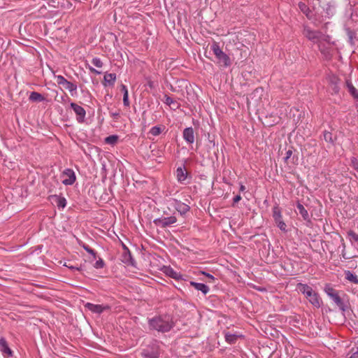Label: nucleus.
<instances>
[{
    "label": "nucleus",
    "instance_id": "obj_1",
    "mask_svg": "<svg viewBox=\"0 0 358 358\" xmlns=\"http://www.w3.org/2000/svg\"><path fill=\"white\" fill-rule=\"evenodd\" d=\"M149 326L151 329L160 332H168L173 327L172 318L169 315L155 317L149 320Z\"/></svg>",
    "mask_w": 358,
    "mask_h": 358
},
{
    "label": "nucleus",
    "instance_id": "obj_2",
    "mask_svg": "<svg viewBox=\"0 0 358 358\" xmlns=\"http://www.w3.org/2000/svg\"><path fill=\"white\" fill-rule=\"evenodd\" d=\"M296 290L303 294L315 308H319L322 306V299L319 294L314 291L310 286L300 282L296 285Z\"/></svg>",
    "mask_w": 358,
    "mask_h": 358
},
{
    "label": "nucleus",
    "instance_id": "obj_3",
    "mask_svg": "<svg viewBox=\"0 0 358 358\" xmlns=\"http://www.w3.org/2000/svg\"><path fill=\"white\" fill-rule=\"evenodd\" d=\"M210 48L221 66L227 68L231 64L230 57L222 50L217 42H213Z\"/></svg>",
    "mask_w": 358,
    "mask_h": 358
},
{
    "label": "nucleus",
    "instance_id": "obj_4",
    "mask_svg": "<svg viewBox=\"0 0 358 358\" xmlns=\"http://www.w3.org/2000/svg\"><path fill=\"white\" fill-rule=\"evenodd\" d=\"M303 34L308 40L316 43L327 41L329 39V36L322 34L320 31L312 30L308 27L304 28Z\"/></svg>",
    "mask_w": 358,
    "mask_h": 358
},
{
    "label": "nucleus",
    "instance_id": "obj_5",
    "mask_svg": "<svg viewBox=\"0 0 358 358\" xmlns=\"http://www.w3.org/2000/svg\"><path fill=\"white\" fill-rule=\"evenodd\" d=\"M55 78L57 84L68 90L72 96L76 94L77 85L76 84L68 81L64 76L60 75L56 76Z\"/></svg>",
    "mask_w": 358,
    "mask_h": 358
},
{
    "label": "nucleus",
    "instance_id": "obj_6",
    "mask_svg": "<svg viewBox=\"0 0 358 358\" xmlns=\"http://www.w3.org/2000/svg\"><path fill=\"white\" fill-rule=\"evenodd\" d=\"M273 217L278 227L283 231H286L287 225L282 220L281 210L278 206H274L273 208Z\"/></svg>",
    "mask_w": 358,
    "mask_h": 358
},
{
    "label": "nucleus",
    "instance_id": "obj_7",
    "mask_svg": "<svg viewBox=\"0 0 358 358\" xmlns=\"http://www.w3.org/2000/svg\"><path fill=\"white\" fill-rule=\"evenodd\" d=\"M141 355L143 358H159V347L156 344L148 346L143 349Z\"/></svg>",
    "mask_w": 358,
    "mask_h": 358
},
{
    "label": "nucleus",
    "instance_id": "obj_8",
    "mask_svg": "<svg viewBox=\"0 0 358 358\" xmlns=\"http://www.w3.org/2000/svg\"><path fill=\"white\" fill-rule=\"evenodd\" d=\"M61 177L62 178V183L65 185H73L76 179L75 172L71 169H65L62 172Z\"/></svg>",
    "mask_w": 358,
    "mask_h": 358
},
{
    "label": "nucleus",
    "instance_id": "obj_9",
    "mask_svg": "<svg viewBox=\"0 0 358 358\" xmlns=\"http://www.w3.org/2000/svg\"><path fill=\"white\" fill-rule=\"evenodd\" d=\"M153 222L156 225L165 228L175 224L177 222V218L175 216L160 217L154 220Z\"/></svg>",
    "mask_w": 358,
    "mask_h": 358
},
{
    "label": "nucleus",
    "instance_id": "obj_10",
    "mask_svg": "<svg viewBox=\"0 0 358 358\" xmlns=\"http://www.w3.org/2000/svg\"><path fill=\"white\" fill-rule=\"evenodd\" d=\"M171 205L175 208V209L180 214V215H185L187 213L190 207L182 203L180 201H178L175 199H172L171 201Z\"/></svg>",
    "mask_w": 358,
    "mask_h": 358
},
{
    "label": "nucleus",
    "instance_id": "obj_11",
    "mask_svg": "<svg viewBox=\"0 0 358 358\" xmlns=\"http://www.w3.org/2000/svg\"><path fill=\"white\" fill-rule=\"evenodd\" d=\"M71 108L73 110L76 115V120L78 122L82 123L85 120L86 112L85 110L76 103H71Z\"/></svg>",
    "mask_w": 358,
    "mask_h": 358
},
{
    "label": "nucleus",
    "instance_id": "obj_12",
    "mask_svg": "<svg viewBox=\"0 0 358 358\" xmlns=\"http://www.w3.org/2000/svg\"><path fill=\"white\" fill-rule=\"evenodd\" d=\"M85 307L87 308L89 310H90L92 313L101 314L104 310H109L110 307L107 305H99V304H94L92 303H87L85 305Z\"/></svg>",
    "mask_w": 358,
    "mask_h": 358
},
{
    "label": "nucleus",
    "instance_id": "obj_13",
    "mask_svg": "<svg viewBox=\"0 0 358 358\" xmlns=\"http://www.w3.org/2000/svg\"><path fill=\"white\" fill-rule=\"evenodd\" d=\"M318 48L321 53L327 58L329 59L331 57L330 54V44L329 38L327 41H322L317 43Z\"/></svg>",
    "mask_w": 358,
    "mask_h": 358
},
{
    "label": "nucleus",
    "instance_id": "obj_14",
    "mask_svg": "<svg viewBox=\"0 0 358 358\" xmlns=\"http://www.w3.org/2000/svg\"><path fill=\"white\" fill-rule=\"evenodd\" d=\"M184 139L189 144L194 141V134L192 127L185 128L182 134Z\"/></svg>",
    "mask_w": 358,
    "mask_h": 358
},
{
    "label": "nucleus",
    "instance_id": "obj_15",
    "mask_svg": "<svg viewBox=\"0 0 358 358\" xmlns=\"http://www.w3.org/2000/svg\"><path fill=\"white\" fill-rule=\"evenodd\" d=\"M345 87L354 99L358 101V90L352 85V82L348 79L345 80Z\"/></svg>",
    "mask_w": 358,
    "mask_h": 358
},
{
    "label": "nucleus",
    "instance_id": "obj_16",
    "mask_svg": "<svg viewBox=\"0 0 358 358\" xmlns=\"http://www.w3.org/2000/svg\"><path fill=\"white\" fill-rule=\"evenodd\" d=\"M190 285L194 287L196 290L201 291L204 295L208 293L210 290L209 287L203 283L191 281Z\"/></svg>",
    "mask_w": 358,
    "mask_h": 358
},
{
    "label": "nucleus",
    "instance_id": "obj_17",
    "mask_svg": "<svg viewBox=\"0 0 358 358\" xmlns=\"http://www.w3.org/2000/svg\"><path fill=\"white\" fill-rule=\"evenodd\" d=\"M103 80L105 85L113 86L116 80L115 73H105Z\"/></svg>",
    "mask_w": 358,
    "mask_h": 358
},
{
    "label": "nucleus",
    "instance_id": "obj_18",
    "mask_svg": "<svg viewBox=\"0 0 358 358\" xmlns=\"http://www.w3.org/2000/svg\"><path fill=\"white\" fill-rule=\"evenodd\" d=\"M187 173L184 168L178 167L176 170L177 180L180 182H183L187 178Z\"/></svg>",
    "mask_w": 358,
    "mask_h": 358
},
{
    "label": "nucleus",
    "instance_id": "obj_19",
    "mask_svg": "<svg viewBox=\"0 0 358 358\" xmlns=\"http://www.w3.org/2000/svg\"><path fill=\"white\" fill-rule=\"evenodd\" d=\"M330 298L334 301V303L341 310L345 311V309L344 303L341 298L339 296L338 292L330 296Z\"/></svg>",
    "mask_w": 358,
    "mask_h": 358
},
{
    "label": "nucleus",
    "instance_id": "obj_20",
    "mask_svg": "<svg viewBox=\"0 0 358 358\" xmlns=\"http://www.w3.org/2000/svg\"><path fill=\"white\" fill-rule=\"evenodd\" d=\"M296 208L299 210V214L301 215V217H303V219L304 220H310L309 214H308L307 210L304 208V206L301 203H299V202L297 203Z\"/></svg>",
    "mask_w": 358,
    "mask_h": 358
},
{
    "label": "nucleus",
    "instance_id": "obj_21",
    "mask_svg": "<svg viewBox=\"0 0 358 358\" xmlns=\"http://www.w3.org/2000/svg\"><path fill=\"white\" fill-rule=\"evenodd\" d=\"M165 273H166V275H168L169 276H170L172 278H174L176 280H180V279L182 278L181 274H180L179 273L176 272V271H174L171 267H166L165 268Z\"/></svg>",
    "mask_w": 358,
    "mask_h": 358
},
{
    "label": "nucleus",
    "instance_id": "obj_22",
    "mask_svg": "<svg viewBox=\"0 0 358 358\" xmlns=\"http://www.w3.org/2000/svg\"><path fill=\"white\" fill-rule=\"evenodd\" d=\"M0 347L1 348V350L4 352L8 355L9 356L12 355V351L8 347L7 344V341L4 338H0Z\"/></svg>",
    "mask_w": 358,
    "mask_h": 358
},
{
    "label": "nucleus",
    "instance_id": "obj_23",
    "mask_svg": "<svg viewBox=\"0 0 358 358\" xmlns=\"http://www.w3.org/2000/svg\"><path fill=\"white\" fill-rule=\"evenodd\" d=\"M29 99L30 101L34 102H41L45 100L44 96L36 92H31Z\"/></svg>",
    "mask_w": 358,
    "mask_h": 358
},
{
    "label": "nucleus",
    "instance_id": "obj_24",
    "mask_svg": "<svg viewBox=\"0 0 358 358\" xmlns=\"http://www.w3.org/2000/svg\"><path fill=\"white\" fill-rule=\"evenodd\" d=\"M345 279L355 284H358V275L353 274L350 271H345Z\"/></svg>",
    "mask_w": 358,
    "mask_h": 358
},
{
    "label": "nucleus",
    "instance_id": "obj_25",
    "mask_svg": "<svg viewBox=\"0 0 358 358\" xmlns=\"http://www.w3.org/2000/svg\"><path fill=\"white\" fill-rule=\"evenodd\" d=\"M53 198L55 199V202L59 208H64L66 206V200L65 198L57 195L53 196Z\"/></svg>",
    "mask_w": 358,
    "mask_h": 358
},
{
    "label": "nucleus",
    "instance_id": "obj_26",
    "mask_svg": "<svg viewBox=\"0 0 358 358\" xmlns=\"http://www.w3.org/2000/svg\"><path fill=\"white\" fill-rule=\"evenodd\" d=\"M224 337H225L226 341L230 344L234 343L238 338L237 335L234 334H230L229 332L225 333Z\"/></svg>",
    "mask_w": 358,
    "mask_h": 358
},
{
    "label": "nucleus",
    "instance_id": "obj_27",
    "mask_svg": "<svg viewBox=\"0 0 358 358\" xmlns=\"http://www.w3.org/2000/svg\"><path fill=\"white\" fill-rule=\"evenodd\" d=\"M338 79L334 77L331 80V87L334 93L337 94L339 92V87L338 85Z\"/></svg>",
    "mask_w": 358,
    "mask_h": 358
},
{
    "label": "nucleus",
    "instance_id": "obj_28",
    "mask_svg": "<svg viewBox=\"0 0 358 358\" xmlns=\"http://www.w3.org/2000/svg\"><path fill=\"white\" fill-rule=\"evenodd\" d=\"M124 259H123V262L126 264H130L131 265H134V259L132 258L131 257V252L127 250V252H126L124 254Z\"/></svg>",
    "mask_w": 358,
    "mask_h": 358
},
{
    "label": "nucleus",
    "instance_id": "obj_29",
    "mask_svg": "<svg viewBox=\"0 0 358 358\" xmlns=\"http://www.w3.org/2000/svg\"><path fill=\"white\" fill-rule=\"evenodd\" d=\"M323 136H324V140L327 143H329L331 144L334 143L333 135L330 131H324L323 132Z\"/></svg>",
    "mask_w": 358,
    "mask_h": 358
},
{
    "label": "nucleus",
    "instance_id": "obj_30",
    "mask_svg": "<svg viewBox=\"0 0 358 358\" xmlns=\"http://www.w3.org/2000/svg\"><path fill=\"white\" fill-rule=\"evenodd\" d=\"M118 136L117 135H111L105 138V142L110 145H114L117 143Z\"/></svg>",
    "mask_w": 358,
    "mask_h": 358
},
{
    "label": "nucleus",
    "instance_id": "obj_31",
    "mask_svg": "<svg viewBox=\"0 0 358 358\" xmlns=\"http://www.w3.org/2000/svg\"><path fill=\"white\" fill-rule=\"evenodd\" d=\"M162 128L158 126H155L152 127L150 130V134H151L153 136H158L162 133Z\"/></svg>",
    "mask_w": 358,
    "mask_h": 358
},
{
    "label": "nucleus",
    "instance_id": "obj_32",
    "mask_svg": "<svg viewBox=\"0 0 358 358\" xmlns=\"http://www.w3.org/2000/svg\"><path fill=\"white\" fill-rule=\"evenodd\" d=\"M324 292L329 297L338 292L335 289H334L332 287L329 285H327L325 287Z\"/></svg>",
    "mask_w": 358,
    "mask_h": 358
},
{
    "label": "nucleus",
    "instance_id": "obj_33",
    "mask_svg": "<svg viewBox=\"0 0 358 358\" xmlns=\"http://www.w3.org/2000/svg\"><path fill=\"white\" fill-rule=\"evenodd\" d=\"M92 64L97 68H101L103 62L100 58L94 57L92 59Z\"/></svg>",
    "mask_w": 358,
    "mask_h": 358
},
{
    "label": "nucleus",
    "instance_id": "obj_34",
    "mask_svg": "<svg viewBox=\"0 0 358 358\" xmlns=\"http://www.w3.org/2000/svg\"><path fill=\"white\" fill-rule=\"evenodd\" d=\"M348 236L350 238L351 241H354L355 242H358V234H356L353 231H350L348 233Z\"/></svg>",
    "mask_w": 358,
    "mask_h": 358
},
{
    "label": "nucleus",
    "instance_id": "obj_35",
    "mask_svg": "<svg viewBox=\"0 0 358 358\" xmlns=\"http://www.w3.org/2000/svg\"><path fill=\"white\" fill-rule=\"evenodd\" d=\"M94 266L96 268H101L104 266V262L102 259L99 258L94 264Z\"/></svg>",
    "mask_w": 358,
    "mask_h": 358
},
{
    "label": "nucleus",
    "instance_id": "obj_36",
    "mask_svg": "<svg viewBox=\"0 0 358 358\" xmlns=\"http://www.w3.org/2000/svg\"><path fill=\"white\" fill-rule=\"evenodd\" d=\"M83 247L85 249V250H86L88 253L93 255L94 258L96 257V252L94 250H92L88 245H84Z\"/></svg>",
    "mask_w": 358,
    "mask_h": 358
},
{
    "label": "nucleus",
    "instance_id": "obj_37",
    "mask_svg": "<svg viewBox=\"0 0 358 358\" xmlns=\"http://www.w3.org/2000/svg\"><path fill=\"white\" fill-rule=\"evenodd\" d=\"M164 103L169 106H171L172 103H174V101L173 99L167 95L165 96V101Z\"/></svg>",
    "mask_w": 358,
    "mask_h": 358
},
{
    "label": "nucleus",
    "instance_id": "obj_38",
    "mask_svg": "<svg viewBox=\"0 0 358 358\" xmlns=\"http://www.w3.org/2000/svg\"><path fill=\"white\" fill-rule=\"evenodd\" d=\"M64 266L68 267L69 268H70L72 271H81L82 270L81 267L74 266H71V265L66 264H65Z\"/></svg>",
    "mask_w": 358,
    "mask_h": 358
},
{
    "label": "nucleus",
    "instance_id": "obj_39",
    "mask_svg": "<svg viewBox=\"0 0 358 358\" xmlns=\"http://www.w3.org/2000/svg\"><path fill=\"white\" fill-rule=\"evenodd\" d=\"M201 273L205 275L210 280V282H213L215 280V277L213 275L207 273L204 271H201Z\"/></svg>",
    "mask_w": 358,
    "mask_h": 358
},
{
    "label": "nucleus",
    "instance_id": "obj_40",
    "mask_svg": "<svg viewBox=\"0 0 358 358\" xmlns=\"http://www.w3.org/2000/svg\"><path fill=\"white\" fill-rule=\"evenodd\" d=\"M349 358H358V348L355 351H354V349L352 350V354Z\"/></svg>",
    "mask_w": 358,
    "mask_h": 358
},
{
    "label": "nucleus",
    "instance_id": "obj_41",
    "mask_svg": "<svg viewBox=\"0 0 358 358\" xmlns=\"http://www.w3.org/2000/svg\"><path fill=\"white\" fill-rule=\"evenodd\" d=\"M111 117H113L114 119H117L120 117V112H112L110 113Z\"/></svg>",
    "mask_w": 358,
    "mask_h": 358
},
{
    "label": "nucleus",
    "instance_id": "obj_42",
    "mask_svg": "<svg viewBox=\"0 0 358 358\" xmlns=\"http://www.w3.org/2000/svg\"><path fill=\"white\" fill-rule=\"evenodd\" d=\"M292 155V151L289 150L286 152V156L285 157V161L286 162Z\"/></svg>",
    "mask_w": 358,
    "mask_h": 358
},
{
    "label": "nucleus",
    "instance_id": "obj_43",
    "mask_svg": "<svg viewBox=\"0 0 358 358\" xmlns=\"http://www.w3.org/2000/svg\"><path fill=\"white\" fill-rule=\"evenodd\" d=\"M89 70H90L92 73H95V74H97V75L101 74V72H100V71H99L96 70L95 69H94V68H92V67H91V66H90V67H89Z\"/></svg>",
    "mask_w": 358,
    "mask_h": 358
},
{
    "label": "nucleus",
    "instance_id": "obj_44",
    "mask_svg": "<svg viewBox=\"0 0 358 358\" xmlns=\"http://www.w3.org/2000/svg\"><path fill=\"white\" fill-rule=\"evenodd\" d=\"M241 199V196L240 195H236L234 198V204L236 203H238L240 200Z\"/></svg>",
    "mask_w": 358,
    "mask_h": 358
},
{
    "label": "nucleus",
    "instance_id": "obj_45",
    "mask_svg": "<svg viewBox=\"0 0 358 358\" xmlns=\"http://www.w3.org/2000/svg\"><path fill=\"white\" fill-rule=\"evenodd\" d=\"M121 91L123 92V94H124L126 91H128L127 87L124 85H121Z\"/></svg>",
    "mask_w": 358,
    "mask_h": 358
},
{
    "label": "nucleus",
    "instance_id": "obj_46",
    "mask_svg": "<svg viewBox=\"0 0 358 358\" xmlns=\"http://www.w3.org/2000/svg\"><path fill=\"white\" fill-rule=\"evenodd\" d=\"M123 103L125 106H129V99H123Z\"/></svg>",
    "mask_w": 358,
    "mask_h": 358
},
{
    "label": "nucleus",
    "instance_id": "obj_47",
    "mask_svg": "<svg viewBox=\"0 0 358 358\" xmlns=\"http://www.w3.org/2000/svg\"><path fill=\"white\" fill-rule=\"evenodd\" d=\"M129 99L128 91H126L124 94H123V99Z\"/></svg>",
    "mask_w": 358,
    "mask_h": 358
},
{
    "label": "nucleus",
    "instance_id": "obj_48",
    "mask_svg": "<svg viewBox=\"0 0 358 358\" xmlns=\"http://www.w3.org/2000/svg\"><path fill=\"white\" fill-rule=\"evenodd\" d=\"M300 8L303 11L304 8H306V5L303 3H299Z\"/></svg>",
    "mask_w": 358,
    "mask_h": 358
},
{
    "label": "nucleus",
    "instance_id": "obj_49",
    "mask_svg": "<svg viewBox=\"0 0 358 358\" xmlns=\"http://www.w3.org/2000/svg\"><path fill=\"white\" fill-rule=\"evenodd\" d=\"M245 185H241V186H240V191L241 192H243V191H245Z\"/></svg>",
    "mask_w": 358,
    "mask_h": 358
},
{
    "label": "nucleus",
    "instance_id": "obj_50",
    "mask_svg": "<svg viewBox=\"0 0 358 358\" xmlns=\"http://www.w3.org/2000/svg\"><path fill=\"white\" fill-rule=\"evenodd\" d=\"M354 167H355V169L356 171H358V163H357L356 164H355V166H354Z\"/></svg>",
    "mask_w": 358,
    "mask_h": 358
},
{
    "label": "nucleus",
    "instance_id": "obj_51",
    "mask_svg": "<svg viewBox=\"0 0 358 358\" xmlns=\"http://www.w3.org/2000/svg\"><path fill=\"white\" fill-rule=\"evenodd\" d=\"M306 358H308V357H306Z\"/></svg>",
    "mask_w": 358,
    "mask_h": 358
}]
</instances>
